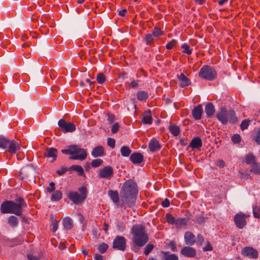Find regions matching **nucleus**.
Masks as SVG:
<instances>
[{
    "label": "nucleus",
    "mask_w": 260,
    "mask_h": 260,
    "mask_svg": "<svg viewBox=\"0 0 260 260\" xmlns=\"http://www.w3.org/2000/svg\"><path fill=\"white\" fill-rule=\"evenodd\" d=\"M138 194V187L137 183L133 180L125 181L120 190V197L122 204L132 208L135 205Z\"/></svg>",
    "instance_id": "obj_1"
},
{
    "label": "nucleus",
    "mask_w": 260,
    "mask_h": 260,
    "mask_svg": "<svg viewBox=\"0 0 260 260\" xmlns=\"http://www.w3.org/2000/svg\"><path fill=\"white\" fill-rule=\"evenodd\" d=\"M16 203L12 201H5L1 205V212L2 213H12L20 216L22 214V209L27 205L24 200L19 197L16 199Z\"/></svg>",
    "instance_id": "obj_2"
},
{
    "label": "nucleus",
    "mask_w": 260,
    "mask_h": 260,
    "mask_svg": "<svg viewBox=\"0 0 260 260\" xmlns=\"http://www.w3.org/2000/svg\"><path fill=\"white\" fill-rule=\"evenodd\" d=\"M133 242L139 247H143L148 241L149 238L145 227L141 224H135L132 228Z\"/></svg>",
    "instance_id": "obj_3"
},
{
    "label": "nucleus",
    "mask_w": 260,
    "mask_h": 260,
    "mask_svg": "<svg viewBox=\"0 0 260 260\" xmlns=\"http://www.w3.org/2000/svg\"><path fill=\"white\" fill-rule=\"evenodd\" d=\"M216 117L223 125L228 123L234 124L238 121L235 111L233 109L228 110L225 107H221L217 112Z\"/></svg>",
    "instance_id": "obj_4"
},
{
    "label": "nucleus",
    "mask_w": 260,
    "mask_h": 260,
    "mask_svg": "<svg viewBox=\"0 0 260 260\" xmlns=\"http://www.w3.org/2000/svg\"><path fill=\"white\" fill-rule=\"evenodd\" d=\"M80 194L77 191H71L67 194L68 198L76 205L82 204L87 198V190L85 186L78 188Z\"/></svg>",
    "instance_id": "obj_5"
},
{
    "label": "nucleus",
    "mask_w": 260,
    "mask_h": 260,
    "mask_svg": "<svg viewBox=\"0 0 260 260\" xmlns=\"http://www.w3.org/2000/svg\"><path fill=\"white\" fill-rule=\"evenodd\" d=\"M0 148L7 149L12 154L16 153L20 149V144L14 140H10L6 137H0Z\"/></svg>",
    "instance_id": "obj_6"
},
{
    "label": "nucleus",
    "mask_w": 260,
    "mask_h": 260,
    "mask_svg": "<svg viewBox=\"0 0 260 260\" xmlns=\"http://www.w3.org/2000/svg\"><path fill=\"white\" fill-rule=\"evenodd\" d=\"M199 76L204 80L212 81L216 79L217 72L215 68L209 65H204L200 69Z\"/></svg>",
    "instance_id": "obj_7"
},
{
    "label": "nucleus",
    "mask_w": 260,
    "mask_h": 260,
    "mask_svg": "<svg viewBox=\"0 0 260 260\" xmlns=\"http://www.w3.org/2000/svg\"><path fill=\"white\" fill-rule=\"evenodd\" d=\"M166 219L167 222L172 225H175L176 228L181 229L186 228L188 222L186 218H175L171 213L166 214Z\"/></svg>",
    "instance_id": "obj_8"
},
{
    "label": "nucleus",
    "mask_w": 260,
    "mask_h": 260,
    "mask_svg": "<svg viewBox=\"0 0 260 260\" xmlns=\"http://www.w3.org/2000/svg\"><path fill=\"white\" fill-rule=\"evenodd\" d=\"M73 150L74 153H72V156H70V159L82 161L87 157V152L84 149L73 145Z\"/></svg>",
    "instance_id": "obj_9"
},
{
    "label": "nucleus",
    "mask_w": 260,
    "mask_h": 260,
    "mask_svg": "<svg viewBox=\"0 0 260 260\" xmlns=\"http://www.w3.org/2000/svg\"><path fill=\"white\" fill-rule=\"evenodd\" d=\"M249 216L242 212L236 214L234 217L235 225L240 229H243L246 225V219Z\"/></svg>",
    "instance_id": "obj_10"
},
{
    "label": "nucleus",
    "mask_w": 260,
    "mask_h": 260,
    "mask_svg": "<svg viewBox=\"0 0 260 260\" xmlns=\"http://www.w3.org/2000/svg\"><path fill=\"white\" fill-rule=\"evenodd\" d=\"M58 125L64 133H72L76 130V126L72 122H67L63 119H60Z\"/></svg>",
    "instance_id": "obj_11"
},
{
    "label": "nucleus",
    "mask_w": 260,
    "mask_h": 260,
    "mask_svg": "<svg viewBox=\"0 0 260 260\" xmlns=\"http://www.w3.org/2000/svg\"><path fill=\"white\" fill-rule=\"evenodd\" d=\"M113 169L110 166L104 167L101 169L99 172V177L110 180L113 176Z\"/></svg>",
    "instance_id": "obj_12"
},
{
    "label": "nucleus",
    "mask_w": 260,
    "mask_h": 260,
    "mask_svg": "<svg viewBox=\"0 0 260 260\" xmlns=\"http://www.w3.org/2000/svg\"><path fill=\"white\" fill-rule=\"evenodd\" d=\"M242 254L250 258L256 259L258 256V253L256 249L250 246L243 248L241 251Z\"/></svg>",
    "instance_id": "obj_13"
},
{
    "label": "nucleus",
    "mask_w": 260,
    "mask_h": 260,
    "mask_svg": "<svg viewBox=\"0 0 260 260\" xmlns=\"http://www.w3.org/2000/svg\"><path fill=\"white\" fill-rule=\"evenodd\" d=\"M113 248L124 251L126 248V240L124 237L117 236L113 242Z\"/></svg>",
    "instance_id": "obj_14"
},
{
    "label": "nucleus",
    "mask_w": 260,
    "mask_h": 260,
    "mask_svg": "<svg viewBox=\"0 0 260 260\" xmlns=\"http://www.w3.org/2000/svg\"><path fill=\"white\" fill-rule=\"evenodd\" d=\"M180 253L187 257H194L197 254V251L191 247L185 246L181 250Z\"/></svg>",
    "instance_id": "obj_15"
},
{
    "label": "nucleus",
    "mask_w": 260,
    "mask_h": 260,
    "mask_svg": "<svg viewBox=\"0 0 260 260\" xmlns=\"http://www.w3.org/2000/svg\"><path fill=\"white\" fill-rule=\"evenodd\" d=\"M148 147L150 151L152 152H157L161 148V146L159 144L158 140L155 138H153L151 139L149 143Z\"/></svg>",
    "instance_id": "obj_16"
},
{
    "label": "nucleus",
    "mask_w": 260,
    "mask_h": 260,
    "mask_svg": "<svg viewBox=\"0 0 260 260\" xmlns=\"http://www.w3.org/2000/svg\"><path fill=\"white\" fill-rule=\"evenodd\" d=\"M57 150L53 147L47 148L44 155L46 157L52 158L51 162L56 160L57 156Z\"/></svg>",
    "instance_id": "obj_17"
},
{
    "label": "nucleus",
    "mask_w": 260,
    "mask_h": 260,
    "mask_svg": "<svg viewBox=\"0 0 260 260\" xmlns=\"http://www.w3.org/2000/svg\"><path fill=\"white\" fill-rule=\"evenodd\" d=\"M184 241L188 245H193L196 242V237L191 232H186L184 234Z\"/></svg>",
    "instance_id": "obj_18"
},
{
    "label": "nucleus",
    "mask_w": 260,
    "mask_h": 260,
    "mask_svg": "<svg viewBox=\"0 0 260 260\" xmlns=\"http://www.w3.org/2000/svg\"><path fill=\"white\" fill-rule=\"evenodd\" d=\"M203 113V109L201 105H198L195 107L192 111V115L193 117L196 120H200L202 118Z\"/></svg>",
    "instance_id": "obj_19"
},
{
    "label": "nucleus",
    "mask_w": 260,
    "mask_h": 260,
    "mask_svg": "<svg viewBox=\"0 0 260 260\" xmlns=\"http://www.w3.org/2000/svg\"><path fill=\"white\" fill-rule=\"evenodd\" d=\"M130 159L133 163L139 164L144 160V156L140 153L135 152L131 154Z\"/></svg>",
    "instance_id": "obj_20"
},
{
    "label": "nucleus",
    "mask_w": 260,
    "mask_h": 260,
    "mask_svg": "<svg viewBox=\"0 0 260 260\" xmlns=\"http://www.w3.org/2000/svg\"><path fill=\"white\" fill-rule=\"evenodd\" d=\"M202 146V141L200 137H196L193 138L189 143V147L192 149L195 148L200 149Z\"/></svg>",
    "instance_id": "obj_21"
},
{
    "label": "nucleus",
    "mask_w": 260,
    "mask_h": 260,
    "mask_svg": "<svg viewBox=\"0 0 260 260\" xmlns=\"http://www.w3.org/2000/svg\"><path fill=\"white\" fill-rule=\"evenodd\" d=\"M142 121L144 124H150L152 123V117L150 110H148L143 113Z\"/></svg>",
    "instance_id": "obj_22"
},
{
    "label": "nucleus",
    "mask_w": 260,
    "mask_h": 260,
    "mask_svg": "<svg viewBox=\"0 0 260 260\" xmlns=\"http://www.w3.org/2000/svg\"><path fill=\"white\" fill-rule=\"evenodd\" d=\"M205 112L208 117H211L214 115L215 109V107L212 103H208L205 108Z\"/></svg>",
    "instance_id": "obj_23"
},
{
    "label": "nucleus",
    "mask_w": 260,
    "mask_h": 260,
    "mask_svg": "<svg viewBox=\"0 0 260 260\" xmlns=\"http://www.w3.org/2000/svg\"><path fill=\"white\" fill-rule=\"evenodd\" d=\"M93 156L96 157L102 156L104 155V150L102 146H98L94 147L91 152Z\"/></svg>",
    "instance_id": "obj_24"
},
{
    "label": "nucleus",
    "mask_w": 260,
    "mask_h": 260,
    "mask_svg": "<svg viewBox=\"0 0 260 260\" xmlns=\"http://www.w3.org/2000/svg\"><path fill=\"white\" fill-rule=\"evenodd\" d=\"M108 195L114 203H117L119 202V198L117 191L110 190L108 191Z\"/></svg>",
    "instance_id": "obj_25"
},
{
    "label": "nucleus",
    "mask_w": 260,
    "mask_h": 260,
    "mask_svg": "<svg viewBox=\"0 0 260 260\" xmlns=\"http://www.w3.org/2000/svg\"><path fill=\"white\" fill-rule=\"evenodd\" d=\"M169 129L170 133L175 137L179 136L180 133V129L178 126L175 124H172L169 126Z\"/></svg>",
    "instance_id": "obj_26"
},
{
    "label": "nucleus",
    "mask_w": 260,
    "mask_h": 260,
    "mask_svg": "<svg viewBox=\"0 0 260 260\" xmlns=\"http://www.w3.org/2000/svg\"><path fill=\"white\" fill-rule=\"evenodd\" d=\"M69 170H73L78 172L79 176H83L84 175V171L83 168L79 165H72L69 168Z\"/></svg>",
    "instance_id": "obj_27"
},
{
    "label": "nucleus",
    "mask_w": 260,
    "mask_h": 260,
    "mask_svg": "<svg viewBox=\"0 0 260 260\" xmlns=\"http://www.w3.org/2000/svg\"><path fill=\"white\" fill-rule=\"evenodd\" d=\"M148 97V93L145 91H139L137 93V99L140 101H145Z\"/></svg>",
    "instance_id": "obj_28"
},
{
    "label": "nucleus",
    "mask_w": 260,
    "mask_h": 260,
    "mask_svg": "<svg viewBox=\"0 0 260 260\" xmlns=\"http://www.w3.org/2000/svg\"><path fill=\"white\" fill-rule=\"evenodd\" d=\"M62 197V193L60 190H56L51 195V200L57 202L61 200Z\"/></svg>",
    "instance_id": "obj_29"
},
{
    "label": "nucleus",
    "mask_w": 260,
    "mask_h": 260,
    "mask_svg": "<svg viewBox=\"0 0 260 260\" xmlns=\"http://www.w3.org/2000/svg\"><path fill=\"white\" fill-rule=\"evenodd\" d=\"M63 225L67 230H70L73 227V221L70 217H66L63 220Z\"/></svg>",
    "instance_id": "obj_30"
},
{
    "label": "nucleus",
    "mask_w": 260,
    "mask_h": 260,
    "mask_svg": "<svg viewBox=\"0 0 260 260\" xmlns=\"http://www.w3.org/2000/svg\"><path fill=\"white\" fill-rule=\"evenodd\" d=\"M245 161L247 164L252 165L256 162V157L252 153H248L245 156Z\"/></svg>",
    "instance_id": "obj_31"
},
{
    "label": "nucleus",
    "mask_w": 260,
    "mask_h": 260,
    "mask_svg": "<svg viewBox=\"0 0 260 260\" xmlns=\"http://www.w3.org/2000/svg\"><path fill=\"white\" fill-rule=\"evenodd\" d=\"M8 223L12 227H16L18 224V220L17 217L15 216H11L8 218Z\"/></svg>",
    "instance_id": "obj_32"
},
{
    "label": "nucleus",
    "mask_w": 260,
    "mask_h": 260,
    "mask_svg": "<svg viewBox=\"0 0 260 260\" xmlns=\"http://www.w3.org/2000/svg\"><path fill=\"white\" fill-rule=\"evenodd\" d=\"M251 138L258 145H260V128L258 129L256 132L251 134Z\"/></svg>",
    "instance_id": "obj_33"
},
{
    "label": "nucleus",
    "mask_w": 260,
    "mask_h": 260,
    "mask_svg": "<svg viewBox=\"0 0 260 260\" xmlns=\"http://www.w3.org/2000/svg\"><path fill=\"white\" fill-rule=\"evenodd\" d=\"M251 121L248 119H245L243 120L240 124V128L243 131L245 129H247L251 124Z\"/></svg>",
    "instance_id": "obj_34"
},
{
    "label": "nucleus",
    "mask_w": 260,
    "mask_h": 260,
    "mask_svg": "<svg viewBox=\"0 0 260 260\" xmlns=\"http://www.w3.org/2000/svg\"><path fill=\"white\" fill-rule=\"evenodd\" d=\"M120 152L123 156L127 157L130 155L131 150L128 146H122L120 149Z\"/></svg>",
    "instance_id": "obj_35"
},
{
    "label": "nucleus",
    "mask_w": 260,
    "mask_h": 260,
    "mask_svg": "<svg viewBox=\"0 0 260 260\" xmlns=\"http://www.w3.org/2000/svg\"><path fill=\"white\" fill-rule=\"evenodd\" d=\"M250 171L256 174H260V166L255 162L251 165Z\"/></svg>",
    "instance_id": "obj_36"
},
{
    "label": "nucleus",
    "mask_w": 260,
    "mask_h": 260,
    "mask_svg": "<svg viewBox=\"0 0 260 260\" xmlns=\"http://www.w3.org/2000/svg\"><path fill=\"white\" fill-rule=\"evenodd\" d=\"M145 42L147 45H152L154 43V38L151 34H147L145 37Z\"/></svg>",
    "instance_id": "obj_37"
},
{
    "label": "nucleus",
    "mask_w": 260,
    "mask_h": 260,
    "mask_svg": "<svg viewBox=\"0 0 260 260\" xmlns=\"http://www.w3.org/2000/svg\"><path fill=\"white\" fill-rule=\"evenodd\" d=\"M163 34L164 32L157 27H155L152 30V35L155 37H158Z\"/></svg>",
    "instance_id": "obj_38"
},
{
    "label": "nucleus",
    "mask_w": 260,
    "mask_h": 260,
    "mask_svg": "<svg viewBox=\"0 0 260 260\" xmlns=\"http://www.w3.org/2000/svg\"><path fill=\"white\" fill-rule=\"evenodd\" d=\"M165 260H179L178 256L175 254H168L167 252L164 253Z\"/></svg>",
    "instance_id": "obj_39"
},
{
    "label": "nucleus",
    "mask_w": 260,
    "mask_h": 260,
    "mask_svg": "<svg viewBox=\"0 0 260 260\" xmlns=\"http://www.w3.org/2000/svg\"><path fill=\"white\" fill-rule=\"evenodd\" d=\"M231 140L234 144H239L241 142V137L239 134H234L232 137Z\"/></svg>",
    "instance_id": "obj_40"
},
{
    "label": "nucleus",
    "mask_w": 260,
    "mask_h": 260,
    "mask_svg": "<svg viewBox=\"0 0 260 260\" xmlns=\"http://www.w3.org/2000/svg\"><path fill=\"white\" fill-rule=\"evenodd\" d=\"M181 48L183 49L182 52L187 55H190L192 53V51L190 49L189 46L187 44H183L181 46Z\"/></svg>",
    "instance_id": "obj_41"
},
{
    "label": "nucleus",
    "mask_w": 260,
    "mask_h": 260,
    "mask_svg": "<svg viewBox=\"0 0 260 260\" xmlns=\"http://www.w3.org/2000/svg\"><path fill=\"white\" fill-rule=\"evenodd\" d=\"M108 248V244L102 243L101 244H100L98 247V250L101 253H105L107 249Z\"/></svg>",
    "instance_id": "obj_42"
},
{
    "label": "nucleus",
    "mask_w": 260,
    "mask_h": 260,
    "mask_svg": "<svg viewBox=\"0 0 260 260\" xmlns=\"http://www.w3.org/2000/svg\"><path fill=\"white\" fill-rule=\"evenodd\" d=\"M103 162V160L100 158L93 159L91 162V166L93 168H96L100 166Z\"/></svg>",
    "instance_id": "obj_43"
},
{
    "label": "nucleus",
    "mask_w": 260,
    "mask_h": 260,
    "mask_svg": "<svg viewBox=\"0 0 260 260\" xmlns=\"http://www.w3.org/2000/svg\"><path fill=\"white\" fill-rule=\"evenodd\" d=\"M30 170L31 172L33 171V168L32 166L31 165H28L27 167L23 168L21 171L20 173L21 174L25 175L26 177L28 176V174H26V173L29 171Z\"/></svg>",
    "instance_id": "obj_44"
},
{
    "label": "nucleus",
    "mask_w": 260,
    "mask_h": 260,
    "mask_svg": "<svg viewBox=\"0 0 260 260\" xmlns=\"http://www.w3.org/2000/svg\"><path fill=\"white\" fill-rule=\"evenodd\" d=\"M154 248V245L152 244H148L146 245V247L145 248L144 253L146 255H148L151 251L153 250Z\"/></svg>",
    "instance_id": "obj_45"
},
{
    "label": "nucleus",
    "mask_w": 260,
    "mask_h": 260,
    "mask_svg": "<svg viewBox=\"0 0 260 260\" xmlns=\"http://www.w3.org/2000/svg\"><path fill=\"white\" fill-rule=\"evenodd\" d=\"M259 208L255 206L253 207V214L254 217L257 218H260V213H259Z\"/></svg>",
    "instance_id": "obj_46"
},
{
    "label": "nucleus",
    "mask_w": 260,
    "mask_h": 260,
    "mask_svg": "<svg viewBox=\"0 0 260 260\" xmlns=\"http://www.w3.org/2000/svg\"><path fill=\"white\" fill-rule=\"evenodd\" d=\"M73 145H70L69 146L68 148L67 149H62L61 150V152L63 154H70L71 156H72V153H74V151L73 150Z\"/></svg>",
    "instance_id": "obj_47"
},
{
    "label": "nucleus",
    "mask_w": 260,
    "mask_h": 260,
    "mask_svg": "<svg viewBox=\"0 0 260 260\" xmlns=\"http://www.w3.org/2000/svg\"><path fill=\"white\" fill-rule=\"evenodd\" d=\"M204 241V238L201 234H198L197 236V244L198 246H201Z\"/></svg>",
    "instance_id": "obj_48"
},
{
    "label": "nucleus",
    "mask_w": 260,
    "mask_h": 260,
    "mask_svg": "<svg viewBox=\"0 0 260 260\" xmlns=\"http://www.w3.org/2000/svg\"><path fill=\"white\" fill-rule=\"evenodd\" d=\"M108 145L112 148H114L115 146V141L114 139L109 138L107 141Z\"/></svg>",
    "instance_id": "obj_49"
},
{
    "label": "nucleus",
    "mask_w": 260,
    "mask_h": 260,
    "mask_svg": "<svg viewBox=\"0 0 260 260\" xmlns=\"http://www.w3.org/2000/svg\"><path fill=\"white\" fill-rule=\"evenodd\" d=\"M178 79L180 81H190V80L185 76V75L181 73L177 75Z\"/></svg>",
    "instance_id": "obj_50"
},
{
    "label": "nucleus",
    "mask_w": 260,
    "mask_h": 260,
    "mask_svg": "<svg viewBox=\"0 0 260 260\" xmlns=\"http://www.w3.org/2000/svg\"><path fill=\"white\" fill-rule=\"evenodd\" d=\"M67 171H69V169L65 167H62L60 169L56 171V173L59 176H61L65 174Z\"/></svg>",
    "instance_id": "obj_51"
},
{
    "label": "nucleus",
    "mask_w": 260,
    "mask_h": 260,
    "mask_svg": "<svg viewBox=\"0 0 260 260\" xmlns=\"http://www.w3.org/2000/svg\"><path fill=\"white\" fill-rule=\"evenodd\" d=\"M96 80L97 81H105L106 77L103 73H99L96 76Z\"/></svg>",
    "instance_id": "obj_52"
},
{
    "label": "nucleus",
    "mask_w": 260,
    "mask_h": 260,
    "mask_svg": "<svg viewBox=\"0 0 260 260\" xmlns=\"http://www.w3.org/2000/svg\"><path fill=\"white\" fill-rule=\"evenodd\" d=\"M176 44V41L175 40H172L171 41H170L168 44L166 45V48L170 50L173 48V47Z\"/></svg>",
    "instance_id": "obj_53"
},
{
    "label": "nucleus",
    "mask_w": 260,
    "mask_h": 260,
    "mask_svg": "<svg viewBox=\"0 0 260 260\" xmlns=\"http://www.w3.org/2000/svg\"><path fill=\"white\" fill-rule=\"evenodd\" d=\"M55 190V183L51 182L49 183V187L47 188V191L49 192H51Z\"/></svg>",
    "instance_id": "obj_54"
},
{
    "label": "nucleus",
    "mask_w": 260,
    "mask_h": 260,
    "mask_svg": "<svg viewBox=\"0 0 260 260\" xmlns=\"http://www.w3.org/2000/svg\"><path fill=\"white\" fill-rule=\"evenodd\" d=\"M119 129V124L117 123H115L112 127L111 131L113 133H116Z\"/></svg>",
    "instance_id": "obj_55"
},
{
    "label": "nucleus",
    "mask_w": 260,
    "mask_h": 260,
    "mask_svg": "<svg viewBox=\"0 0 260 260\" xmlns=\"http://www.w3.org/2000/svg\"><path fill=\"white\" fill-rule=\"evenodd\" d=\"M170 205V201L168 199H165V200L162 202L161 205L164 208L169 207Z\"/></svg>",
    "instance_id": "obj_56"
},
{
    "label": "nucleus",
    "mask_w": 260,
    "mask_h": 260,
    "mask_svg": "<svg viewBox=\"0 0 260 260\" xmlns=\"http://www.w3.org/2000/svg\"><path fill=\"white\" fill-rule=\"evenodd\" d=\"M217 165L220 168H223L225 166L224 161L221 159H218L217 160Z\"/></svg>",
    "instance_id": "obj_57"
},
{
    "label": "nucleus",
    "mask_w": 260,
    "mask_h": 260,
    "mask_svg": "<svg viewBox=\"0 0 260 260\" xmlns=\"http://www.w3.org/2000/svg\"><path fill=\"white\" fill-rule=\"evenodd\" d=\"M213 249V247L211 246V245L209 243V242H208L207 245L203 248V250L204 251H211Z\"/></svg>",
    "instance_id": "obj_58"
},
{
    "label": "nucleus",
    "mask_w": 260,
    "mask_h": 260,
    "mask_svg": "<svg viewBox=\"0 0 260 260\" xmlns=\"http://www.w3.org/2000/svg\"><path fill=\"white\" fill-rule=\"evenodd\" d=\"M52 228L51 229L53 232H55L58 228V222L55 220V221L52 224Z\"/></svg>",
    "instance_id": "obj_59"
},
{
    "label": "nucleus",
    "mask_w": 260,
    "mask_h": 260,
    "mask_svg": "<svg viewBox=\"0 0 260 260\" xmlns=\"http://www.w3.org/2000/svg\"><path fill=\"white\" fill-rule=\"evenodd\" d=\"M190 84V82H179L178 86L180 87L183 88L189 86Z\"/></svg>",
    "instance_id": "obj_60"
},
{
    "label": "nucleus",
    "mask_w": 260,
    "mask_h": 260,
    "mask_svg": "<svg viewBox=\"0 0 260 260\" xmlns=\"http://www.w3.org/2000/svg\"><path fill=\"white\" fill-rule=\"evenodd\" d=\"M27 258L29 260H39V258L36 256H34L31 254L27 255Z\"/></svg>",
    "instance_id": "obj_61"
},
{
    "label": "nucleus",
    "mask_w": 260,
    "mask_h": 260,
    "mask_svg": "<svg viewBox=\"0 0 260 260\" xmlns=\"http://www.w3.org/2000/svg\"><path fill=\"white\" fill-rule=\"evenodd\" d=\"M170 245L171 246V249L173 251H175V249L176 248V244H175V243L173 241H171L170 242Z\"/></svg>",
    "instance_id": "obj_62"
},
{
    "label": "nucleus",
    "mask_w": 260,
    "mask_h": 260,
    "mask_svg": "<svg viewBox=\"0 0 260 260\" xmlns=\"http://www.w3.org/2000/svg\"><path fill=\"white\" fill-rule=\"evenodd\" d=\"M77 216L78 217V219H79L80 222L81 223H82V222L84 220V217H83V215L80 213H77Z\"/></svg>",
    "instance_id": "obj_63"
},
{
    "label": "nucleus",
    "mask_w": 260,
    "mask_h": 260,
    "mask_svg": "<svg viewBox=\"0 0 260 260\" xmlns=\"http://www.w3.org/2000/svg\"><path fill=\"white\" fill-rule=\"evenodd\" d=\"M94 257L96 260H103V256L100 254H95Z\"/></svg>",
    "instance_id": "obj_64"
}]
</instances>
